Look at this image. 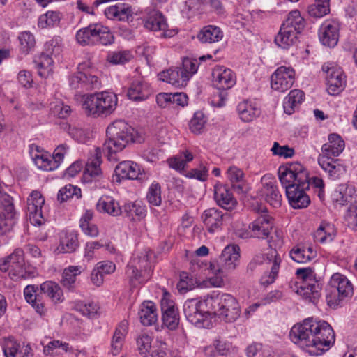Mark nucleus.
<instances>
[{
    "label": "nucleus",
    "instance_id": "31",
    "mask_svg": "<svg viewBox=\"0 0 357 357\" xmlns=\"http://www.w3.org/2000/svg\"><path fill=\"white\" fill-rule=\"evenodd\" d=\"M321 286L317 281L302 282L297 289V294L304 299L314 304L317 303L321 297Z\"/></svg>",
    "mask_w": 357,
    "mask_h": 357
},
{
    "label": "nucleus",
    "instance_id": "34",
    "mask_svg": "<svg viewBox=\"0 0 357 357\" xmlns=\"http://www.w3.org/2000/svg\"><path fill=\"white\" fill-rule=\"evenodd\" d=\"M24 251L22 248H16L7 257L0 258V271L7 272L12 271L21 264H24Z\"/></svg>",
    "mask_w": 357,
    "mask_h": 357
},
{
    "label": "nucleus",
    "instance_id": "62",
    "mask_svg": "<svg viewBox=\"0 0 357 357\" xmlns=\"http://www.w3.org/2000/svg\"><path fill=\"white\" fill-rule=\"evenodd\" d=\"M132 58V54L128 50L112 52L107 55V61L115 65L124 64L130 61Z\"/></svg>",
    "mask_w": 357,
    "mask_h": 357
},
{
    "label": "nucleus",
    "instance_id": "53",
    "mask_svg": "<svg viewBox=\"0 0 357 357\" xmlns=\"http://www.w3.org/2000/svg\"><path fill=\"white\" fill-rule=\"evenodd\" d=\"M122 211L127 217L132 218L137 217L139 220L144 218L146 215V206L137 202L126 203Z\"/></svg>",
    "mask_w": 357,
    "mask_h": 357
},
{
    "label": "nucleus",
    "instance_id": "30",
    "mask_svg": "<svg viewBox=\"0 0 357 357\" xmlns=\"http://www.w3.org/2000/svg\"><path fill=\"white\" fill-rule=\"evenodd\" d=\"M344 142L341 137L337 134H331L328 136V142L321 147L323 155L321 157L338 156L344 149Z\"/></svg>",
    "mask_w": 357,
    "mask_h": 357
},
{
    "label": "nucleus",
    "instance_id": "29",
    "mask_svg": "<svg viewBox=\"0 0 357 357\" xmlns=\"http://www.w3.org/2000/svg\"><path fill=\"white\" fill-rule=\"evenodd\" d=\"M104 13L106 17L111 20L128 21L132 15V10L128 4L119 3L106 8Z\"/></svg>",
    "mask_w": 357,
    "mask_h": 357
},
{
    "label": "nucleus",
    "instance_id": "44",
    "mask_svg": "<svg viewBox=\"0 0 357 357\" xmlns=\"http://www.w3.org/2000/svg\"><path fill=\"white\" fill-rule=\"evenodd\" d=\"M223 37L221 29L213 25H208L203 27L197 34V38L202 43H215Z\"/></svg>",
    "mask_w": 357,
    "mask_h": 357
},
{
    "label": "nucleus",
    "instance_id": "39",
    "mask_svg": "<svg viewBox=\"0 0 357 357\" xmlns=\"http://www.w3.org/2000/svg\"><path fill=\"white\" fill-rule=\"evenodd\" d=\"M5 357H28L31 349L28 344H20L16 342L8 340L3 347Z\"/></svg>",
    "mask_w": 357,
    "mask_h": 357
},
{
    "label": "nucleus",
    "instance_id": "61",
    "mask_svg": "<svg viewBox=\"0 0 357 357\" xmlns=\"http://www.w3.org/2000/svg\"><path fill=\"white\" fill-rule=\"evenodd\" d=\"M82 196L80 188L71 184L61 188L58 192V200L61 202L67 201L68 199L75 197L79 199Z\"/></svg>",
    "mask_w": 357,
    "mask_h": 357
},
{
    "label": "nucleus",
    "instance_id": "52",
    "mask_svg": "<svg viewBox=\"0 0 357 357\" xmlns=\"http://www.w3.org/2000/svg\"><path fill=\"white\" fill-rule=\"evenodd\" d=\"M227 177L231 182L232 188L236 189L238 192H243L241 184L244 178V173L241 169L235 165H231L227 170Z\"/></svg>",
    "mask_w": 357,
    "mask_h": 357
},
{
    "label": "nucleus",
    "instance_id": "48",
    "mask_svg": "<svg viewBox=\"0 0 357 357\" xmlns=\"http://www.w3.org/2000/svg\"><path fill=\"white\" fill-rule=\"evenodd\" d=\"M305 20L300 11L294 10L290 12L282 26L300 33L305 27Z\"/></svg>",
    "mask_w": 357,
    "mask_h": 357
},
{
    "label": "nucleus",
    "instance_id": "43",
    "mask_svg": "<svg viewBox=\"0 0 357 357\" xmlns=\"http://www.w3.org/2000/svg\"><path fill=\"white\" fill-rule=\"evenodd\" d=\"M96 31V23L90 24L77 31L76 40L82 45H97V38L95 37Z\"/></svg>",
    "mask_w": 357,
    "mask_h": 357
},
{
    "label": "nucleus",
    "instance_id": "26",
    "mask_svg": "<svg viewBox=\"0 0 357 357\" xmlns=\"http://www.w3.org/2000/svg\"><path fill=\"white\" fill-rule=\"evenodd\" d=\"M266 259L268 261V264H271V271L264 273L260 279V284L264 287L268 286L275 282L282 261L280 256L275 249H269L268 250Z\"/></svg>",
    "mask_w": 357,
    "mask_h": 357
},
{
    "label": "nucleus",
    "instance_id": "7",
    "mask_svg": "<svg viewBox=\"0 0 357 357\" xmlns=\"http://www.w3.org/2000/svg\"><path fill=\"white\" fill-rule=\"evenodd\" d=\"M207 296L203 300L192 298L183 305V312L186 319L198 328H209L211 325L210 315L211 310L206 305Z\"/></svg>",
    "mask_w": 357,
    "mask_h": 357
},
{
    "label": "nucleus",
    "instance_id": "6",
    "mask_svg": "<svg viewBox=\"0 0 357 357\" xmlns=\"http://www.w3.org/2000/svg\"><path fill=\"white\" fill-rule=\"evenodd\" d=\"M206 305L211 313L222 317L225 321H235L241 314L237 300L229 294H213L207 296Z\"/></svg>",
    "mask_w": 357,
    "mask_h": 357
},
{
    "label": "nucleus",
    "instance_id": "14",
    "mask_svg": "<svg viewBox=\"0 0 357 357\" xmlns=\"http://www.w3.org/2000/svg\"><path fill=\"white\" fill-rule=\"evenodd\" d=\"M206 230L213 234L220 231L225 224L230 220V215L216 208L205 210L201 216Z\"/></svg>",
    "mask_w": 357,
    "mask_h": 357
},
{
    "label": "nucleus",
    "instance_id": "13",
    "mask_svg": "<svg viewBox=\"0 0 357 357\" xmlns=\"http://www.w3.org/2000/svg\"><path fill=\"white\" fill-rule=\"evenodd\" d=\"M255 210L258 215L249 225L250 236L261 239L266 238L273 228L272 218L268 214L267 209L264 206H258Z\"/></svg>",
    "mask_w": 357,
    "mask_h": 357
},
{
    "label": "nucleus",
    "instance_id": "64",
    "mask_svg": "<svg viewBox=\"0 0 357 357\" xmlns=\"http://www.w3.org/2000/svg\"><path fill=\"white\" fill-rule=\"evenodd\" d=\"M137 344L140 354L144 357H148L153 348L152 337L146 333H143L138 337Z\"/></svg>",
    "mask_w": 357,
    "mask_h": 357
},
{
    "label": "nucleus",
    "instance_id": "24",
    "mask_svg": "<svg viewBox=\"0 0 357 357\" xmlns=\"http://www.w3.org/2000/svg\"><path fill=\"white\" fill-rule=\"evenodd\" d=\"M101 157L100 149L96 148L86 163L83 174V178L85 182H91L102 177V172L100 168Z\"/></svg>",
    "mask_w": 357,
    "mask_h": 357
},
{
    "label": "nucleus",
    "instance_id": "19",
    "mask_svg": "<svg viewBox=\"0 0 357 357\" xmlns=\"http://www.w3.org/2000/svg\"><path fill=\"white\" fill-rule=\"evenodd\" d=\"M340 24L335 20L324 22L319 31V40L321 43L329 47H335L339 40Z\"/></svg>",
    "mask_w": 357,
    "mask_h": 357
},
{
    "label": "nucleus",
    "instance_id": "25",
    "mask_svg": "<svg viewBox=\"0 0 357 357\" xmlns=\"http://www.w3.org/2000/svg\"><path fill=\"white\" fill-rule=\"evenodd\" d=\"M213 196L216 204L227 211L233 210L238 204L229 187L222 183L215 185Z\"/></svg>",
    "mask_w": 357,
    "mask_h": 357
},
{
    "label": "nucleus",
    "instance_id": "22",
    "mask_svg": "<svg viewBox=\"0 0 357 357\" xmlns=\"http://www.w3.org/2000/svg\"><path fill=\"white\" fill-rule=\"evenodd\" d=\"M261 195L264 197L265 200L273 207L278 208L280 206L282 195L278 189L275 181L264 176L261 178Z\"/></svg>",
    "mask_w": 357,
    "mask_h": 357
},
{
    "label": "nucleus",
    "instance_id": "56",
    "mask_svg": "<svg viewBox=\"0 0 357 357\" xmlns=\"http://www.w3.org/2000/svg\"><path fill=\"white\" fill-rule=\"evenodd\" d=\"M36 67L38 70V74L42 77H45L52 71V66L53 64V59L50 56V53H43L35 61Z\"/></svg>",
    "mask_w": 357,
    "mask_h": 357
},
{
    "label": "nucleus",
    "instance_id": "1",
    "mask_svg": "<svg viewBox=\"0 0 357 357\" xmlns=\"http://www.w3.org/2000/svg\"><path fill=\"white\" fill-rule=\"evenodd\" d=\"M289 337L295 344L312 356H319L329 350L335 340L333 329L326 321L313 318L295 324Z\"/></svg>",
    "mask_w": 357,
    "mask_h": 357
},
{
    "label": "nucleus",
    "instance_id": "51",
    "mask_svg": "<svg viewBox=\"0 0 357 357\" xmlns=\"http://www.w3.org/2000/svg\"><path fill=\"white\" fill-rule=\"evenodd\" d=\"M35 275V268L25 262L9 272V277L14 281L32 278Z\"/></svg>",
    "mask_w": 357,
    "mask_h": 357
},
{
    "label": "nucleus",
    "instance_id": "9",
    "mask_svg": "<svg viewBox=\"0 0 357 357\" xmlns=\"http://www.w3.org/2000/svg\"><path fill=\"white\" fill-rule=\"evenodd\" d=\"M278 173L280 181L285 190L293 185L301 184L303 188L307 186L305 182L307 169L300 162H290L282 165L279 167Z\"/></svg>",
    "mask_w": 357,
    "mask_h": 357
},
{
    "label": "nucleus",
    "instance_id": "45",
    "mask_svg": "<svg viewBox=\"0 0 357 357\" xmlns=\"http://www.w3.org/2000/svg\"><path fill=\"white\" fill-rule=\"evenodd\" d=\"M303 99L304 93L302 91L298 89L291 90L283 102L284 112L291 114L295 111V109L303 102Z\"/></svg>",
    "mask_w": 357,
    "mask_h": 357
},
{
    "label": "nucleus",
    "instance_id": "18",
    "mask_svg": "<svg viewBox=\"0 0 357 357\" xmlns=\"http://www.w3.org/2000/svg\"><path fill=\"white\" fill-rule=\"evenodd\" d=\"M162 324L170 330H175L179 323V314L170 295L165 293L160 301Z\"/></svg>",
    "mask_w": 357,
    "mask_h": 357
},
{
    "label": "nucleus",
    "instance_id": "20",
    "mask_svg": "<svg viewBox=\"0 0 357 357\" xmlns=\"http://www.w3.org/2000/svg\"><path fill=\"white\" fill-rule=\"evenodd\" d=\"M29 154L38 169L44 171L56 169V162H54L52 155L40 146L35 144L29 145Z\"/></svg>",
    "mask_w": 357,
    "mask_h": 357
},
{
    "label": "nucleus",
    "instance_id": "35",
    "mask_svg": "<svg viewBox=\"0 0 357 357\" xmlns=\"http://www.w3.org/2000/svg\"><path fill=\"white\" fill-rule=\"evenodd\" d=\"M96 208L98 211L114 217L123 214L122 208L119 202L109 196L101 197L96 204Z\"/></svg>",
    "mask_w": 357,
    "mask_h": 357
},
{
    "label": "nucleus",
    "instance_id": "3",
    "mask_svg": "<svg viewBox=\"0 0 357 357\" xmlns=\"http://www.w3.org/2000/svg\"><path fill=\"white\" fill-rule=\"evenodd\" d=\"M135 130L126 121L116 120L107 128V140L104 148L109 153H115L122 151L130 142H136Z\"/></svg>",
    "mask_w": 357,
    "mask_h": 357
},
{
    "label": "nucleus",
    "instance_id": "15",
    "mask_svg": "<svg viewBox=\"0 0 357 357\" xmlns=\"http://www.w3.org/2000/svg\"><path fill=\"white\" fill-rule=\"evenodd\" d=\"M45 199L40 192L33 190L27 199V215L34 225L40 226L45 222L43 206Z\"/></svg>",
    "mask_w": 357,
    "mask_h": 357
},
{
    "label": "nucleus",
    "instance_id": "63",
    "mask_svg": "<svg viewBox=\"0 0 357 357\" xmlns=\"http://www.w3.org/2000/svg\"><path fill=\"white\" fill-rule=\"evenodd\" d=\"M146 199L152 206H158L161 204V188L159 183L154 182L150 185Z\"/></svg>",
    "mask_w": 357,
    "mask_h": 357
},
{
    "label": "nucleus",
    "instance_id": "10",
    "mask_svg": "<svg viewBox=\"0 0 357 357\" xmlns=\"http://www.w3.org/2000/svg\"><path fill=\"white\" fill-rule=\"evenodd\" d=\"M144 29L158 33L162 38H172L176 36L177 29L169 28L165 15L158 10H152L142 18Z\"/></svg>",
    "mask_w": 357,
    "mask_h": 357
},
{
    "label": "nucleus",
    "instance_id": "49",
    "mask_svg": "<svg viewBox=\"0 0 357 357\" xmlns=\"http://www.w3.org/2000/svg\"><path fill=\"white\" fill-rule=\"evenodd\" d=\"M194 156L192 153L186 150L169 158L167 162L171 168L181 172L185 169L187 163L191 162Z\"/></svg>",
    "mask_w": 357,
    "mask_h": 357
},
{
    "label": "nucleus",
    "instance_id": "28",
    "mask_svg": "<svg viewBox=\"0 0 357 357\" xmlns=\"http://www.w3.org/2000/svg\"><path fill=\"white\" fill-rule=\"evenodd\" d=\"M356 196V190L352 185L341 183L337 185L331 194L333 203L344 206Z\"/></svg>",
    "mask_w": 357,
    "mask_h": 357
},
{
    "label": "nucleus",
    "instance_id": "38",
    "mask_svg": "<svg viewBox=\"0 0 357 357\" xmlns=\"http://www.w3.org/2000/svg\"><path fill=\"white\" fill-rule=\"evenodd\" d=\"M79 245L77 235L71 232H62L60 243L56 248L59 253H71L75 251Z\"/></svg>",
    "mask_w": 357,
    "mask_h": 357
},
{
    "label": "nucleus",
    "instance_id": "11",
    "mask_svg": "<svg viewBox=\"0 0 357 357\" xmlns=\"http://www.w3.org/2000/svg\"><path fill=\"white\" fill-rule=\"evenodd\" d=\"M126 273L133 286L149 280L151 276V266L147 256L132 259L127 266Z\"/></svg>",
    "mask_w": 357,
    "mask_h": 357
},
{
    "label": "nucleus",
    "instance_id": "36",
    "mask_svg": "<svg viewBox=\"0 0 357 357\" xmlns=\"http://www.w3.org/2000/svg\"><path fill=\"white\" fill-rule=\"evenodd\" d=\"M149 94L148 84L141 80L133 82L127 92L128 98L136 102L145 100Z\"/></svg>",
    "mask_w": 357,
    "mask_h": 357
},
{
    "label": "nucleus",
    "instance_id": "40",
    "mask_svg": "<svg viewBox=\"0 0 357 357\" xmlns=\"http://www.w3.org/2000/svg\"><path fill=\"white\" fill-rule=\"evenodd\" d=\"M138 314L144 326H151L157 321L156 308L152 301H146L142 303Z\"/></svg>",
    "mask_w": 357,
    "mask_h": 357
},
{
    "label": "nucleus",
    "instance_id": "5",
    "mask_svg": "<svg viewBox=\"0 0 357 357\" xmlns=\"http://www.w3.org/2000/svg\"><path fill=\"white\" fill-rule=\"evenodd\" d=\"M353 285L348 278L339 273L331 277L326 288L327 305L333 308L340 306L345 301L351 298Z\"/></svg>",
    "mask_w": 357,
    "mask_h": 357
},
{
    "label": "nucleus",
    "instance_id": "8",
    "mask_svg": "<svg viewBox=\"0 0 357 357\" xmlns=\"http://www.w3.org/2000/svg\"><path fill=\"white\" fill-rule=\"evenodd\" d=\"M77 70L68 79L72 89L81 93L100 88L101 82L95 70L89 68V63H79Z\"/></svg>",
    "mask_w": 357,
    "mask_h": 357
},
{
    "label": "nucleus",
    "instance_id": "60",
    "mask_svg": "<svg viewBox=\"0 0 357 357\" xmlns=\"http://www.w3.org/2000/svg\"><path fill=\"white\" fill-rule=\"evenodd\" d=\"M305 182L309 184L308 190L312 189L320 200H323L324 199L325 185L322 178L317 176L310 178L308 172L307 171V181Z\"/></svg>",
    "mask_w": 357,
    "mask_h": 357
},
{
    "label": "nucleus",
    "instance_id": "57",
    "mask_svg": "<svg viewBox=\"0 0 357 357\" xmlns=\"http://www.w3.org/2000/svg\"><path fill=\"white\" fill-rule=\"evenodd\" d=\"M308 13L314 17H322L330 11L329 0H314V3L308 6Z\"/></svg>",
    "mask_w": 357,
    "mask_h": 357
},
{
    "label": "nucleus",
    "instance_id": "41",
    "mask_svg": "<svg viewBox=\"0 0 357 357\" xmlns=\"http://www.w3.org/2000/svg\"><path fill=\"white\" fill-rule=\"evenodd\" d=\"M128 323L126 320L121 321L116 326L111 342V350L113 355L118 354L123 346L124 338L128 333Z\"/></svg>",
    "mask_w": 357,
    "mask_h": 357
},
{
    "label": "nucleus",
    "instance_id": "4",
    "mask_svg": "<svg viewBox=\"0 0 357 357\" xmlns=\"http://www.w3.org/2000/svg\"><path fill=\"white\" fill-rule=\"evenodd\" d=\"M118 98L112 92L102 91L83 96L82 109L87 115L108 116L116 109Z\"/></svg>",
    "mask_w": 357,
    "mask_h": 357
},
{
    "label": "nucleus",
    "instance_id": "2",
    "mask_svg": "<svg viewBox=\"0 0 357 357\" xmlns=\"http://www.w3.org/2000/svg\"><path fill=\"white\" fill-rule=\"evenodd\" d=\"M240 258V248L238 245L230 244L222 250L217 262L206 264L215 276L209 278L210 284L214 287H220L224 284L223 277L227 272L235 270Z\"/></svg>",
    "mask_w": 357,
    "mask_h": 357
},
{
    "label": "nucleus",
    "instance_id": "46",
    "mask_svg": "<svg viewBox=\"0 0 357 357\" xmlns=\"http://www.w3.org/2000/svg\"><path fill=\"white\" fill-rule=\"evenodd\" d=\"M83 268L81 266H69L66 268L62 274L61 284L68 289H72L75 287L77 277L83 271Z\"/></svg>",
    "mask_w": 357,
    "mask_h": 357
},
{
    "label": "nucleus",
    "instance_id": "27",
    "mask_svg": "<svg viewBox=\"0 0 357 357\" xmlns=\"http://www.w3.org/2000/svg\"><path fill=\"white\" fill-rule=\"evenodd\" d=\"M318 162L328 177L332 180L340 178L346 174V167L340 160H334L327 157H319Z\"/></svg>",
    "mask_w": 357,
    "mask_h": 357
},
{
    "label": "nucleus",
    "instance_id": "54",
    "mask_svg": "<svg viewBox=\"0 0 357 357\" xmlns=\"http://www.w3.org/2000/svg\"><path fill=\"white\" fill-rule=\"evenodd\" d=\"M0 217L17 220V214L14 207L13 198L7 193H4L0 199Z\"/></svg>",
    "mask_w": 357,
    "mask_h": 357
},
{
    "label": "nucleus",
    "instance_id": "16",
    "mask_svg": "<svg viewBox=\"0 0 357 357\" xmlns=\"http://www.w3.org/2000/svg\"><path fill=\"white\" fill-rule=\"evenodd\" d=\"M212 84L221 91L231 89L236 83V73L224 66H215L211 73Z\"/></svg>",
    "mask_w": 357,
    "mask_h": 357
},
{
    "label": "nucleus",
    "instance_id": "59",
    "mask_svg": "<svg viewBox=\"0 0 357 357\" xmlns=\"http://www.w3.org/2000/svg\"><path fill=\"white\" fill-rule=\"evenodd\" d=\"M97 45H108L114 43V36L107 26L96 23Z\"/></svg>",
    "mask_w": 357,
    "mask_h": 357
},
{
    "label": "nucleus",
    "instance_id": "12",
    "mask_svg": "<svg viewBox=\"0 0 357 357\" xmlns=\"http://www.w3.org/2000/svg\"><path fill=\"white\" fill-rule=\"evenodd\" d=\"M322 70L326 73L328 93L335 96L342 91L347 82L342 69L334 63H328L323 65Z\"/></svg>",
    "mask_w": 357,
    "mask_h": 357
},
{
    "label": "nucleus",
    "instance_id": "21",
    "mask_svg": "<svg viewBox=\"0 0 357 357\" xmlns=\"http://www.w3.org/2000/svg\"><path fill=\"white\" fill-rule=\"evenodd\" d=\"M115 174L120 179L146 180L147 177L136 162L127 160L121 162L115 168Z\"/></svg>",
    "mask_w": 357,
    "mask_h": 357
},
{
    "label": "nucleus",
    "instance_id": "23",
    "mask_svg": "<svg viewBox=\"0 0 357 357\" xmlns=\"http://www.w3.org/2000/svg\"><path fill=\"white\" fill-rule=\"evenodd\" d=\"M307 185L309 184L307 183ZM308 190V186L301 187L299 185H293L289 190H286V195L290 206L296 209L307 208L310 204V197L305 191Z\"/></svg>",
    "mask_w": 357,
    "mask_h": 357
},
{
    "label": "nucleus",
    "instance_id": "37",
    "mask_svg": "<svg viewBox=\"0 0 357 357\" xmlns=\"http://www.w3.org/2000/svg\"><path fill=\"white\" fill-rule=\"evenodd\" d=\"M298 34L282 25L280 31L275 37V43L279 47L287 49L297 43Z\"/></svg>",
    "mask_w": 357,
    "mask_h": 357
},
{
    "label": "nucleus",
    "instance_id": "42",
    "mask_svg": "<svg viewBox=\"0 0 357 357\" xmlns=\"http://www.w3.org/2000/svg\"><path fill=\"white\" fill-rule=\"evenodd\" d=\"M336 234V229L333 224L323 222L314 232V238L321 243H329L334 239Z\"/></svg>",
    "mask_w": 357,
    "mask_h": 357
},
{
    "label": "nucleus",
    "instance_id": "58",
    "mask_svg": "<svg viewBox=\"0 0 357 357\" xmlns=\"http://www.w3.org/2000/svg\"><path fill=\"white\" fill-rule=\"evenodd\" d=\"M70 350L68 343L62 342L59 340L50 341L43 347V353L48 355H61L63 352H68Z\"/></svg>",
    "mask_w": 357,
    "mask_h": 357
},
{
    "label": "nucleus",
    "instance_id": "47",
    "mask_svg": "<svg viewBox=\"0 0 357 357\" xmlns=\"http://www.w3.org/2000/svg\"><path fill=\"white\" fill-rule=\"evenodd\" d=\"M40 291L55 303H61L64 299L62 289L58 284L52 281H46L41 284Z\"/></svg>",
    "mask_w": 357,
    "mask_h": 357
},
{
    "label": "nucleus",
    "instance_id": "17",
    "mask_svg": "<svg viewBox=\"0 0 357 357\" xmlns=\"http://www.w3.org/2000/svg\"><path fill=\"white\" fill-rule=\"evenodd\" d=\"M294 80V70L291 67L280 66L271 75V88L274 91L284 92L292 86Z\"/></svg>",
    "mask_w": 357,
    "mask_h": 357
},
{
    "label": "nucleus",
    "instance_id": "32",
    "mask_svg": "<svg viewBox=\"0 0 357 357\" xmlns=\"http://www.w3.org/2000/svg\"><path fill=\"white\" fill-rule=\"evenodd\" d=\"M160 80L166 82L176 87L184 86L187 84L188 77L183 74L180 67L170 68L158 74Z\"/></svg>",
    "mask_w": 357,
    "mask_h": 357
},
{
    "label": "nucleus",
    "instance_id": "33",
    "mask_svg": "<svg viewBox=\"0 0 357 357\" xmlns=\"http://www.w3.org/2000/svg\"><path fill=\"white\" fill-rule=\"evenodd\" d=\"M239 118L244 122H251L260 115V109L251 100H245L237 105Z\"/></svg>",
    "mask_w": 357,
    "mask_h": 357
},
{
    "label": "nucleus",
    "instance_id": "55",
    "mask_svg": "<svg viewBox=\"0 0 357 357\" xmlns=\"http://www.w3.org/2000/svg\"><path fill=\"white\" fill-rule=\"evenodd\" d=\"M61 20V13L58 11L48 10L41 15L38 20V26L41 29L57 26Z\"/></svg>",
    "mask_w": 357,
    "mask_h": 357
},
{
    "label": "nucleus",
    "instance_id": "50",
    "mask_svg": "<svg viewBox=\"0 0 357 357\" xmlns=\"http://www.w3.org/2000/svg\"><path fill=\"white\" fill-rule=\"evenodd\" d=\"M24 295L26 301L31 304L39 314L42 315L45 312V305L42 302L40 295L36 294L33 286H26L24 290Z\"/></svg>",
    "mask_w": 357,
    "mask_h": 357
}]
</instances>
